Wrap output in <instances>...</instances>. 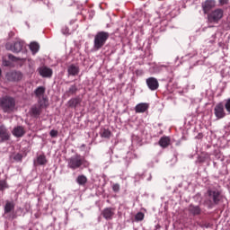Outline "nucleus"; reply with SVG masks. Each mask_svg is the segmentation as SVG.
Masks as SVG:
<instances>
[{"mask_svg": "<svg viewBox=\"0 0 230 230\" xmlns=\"http://www.w3.org/2000/svg\"><path fill=\"white\" fill-rule=\"evenodd\" d=\"M75 182H77L79 186H85V184H87V177L84 174H81L77 176Z\"/></svg>", "mask_w": 230, "mask_h": 230, "instance_id": "obj_21", "label": "nucleus"}, {"mask_svg": "<svg viewBox=\"0 0 230 230\" xmlns=\"http://www.w3.org/2000/svg\"><path fill=\"white\" fill-rule=\"evenodd\" d=\"M110 34L109 32L105 31H99L94 37V42L93 46L95 49H102L103 46H105V43L107 42V40L109 39Z\"/></svg>", "mask_w": 230, "mask_h": 230, "instance_id": "obj_3", "label": "nucleus"}, {"mask_svg": "<svg viewBox=\"0 0 230 230\" xmlns=\"http://www.w3.org/2000/svg\"><path fill=\"white\" fill-rule=\"evenodd\" d=\"M30 115L31 118H39L40 114H42V108H40L39 105L34 104L29 111Z\"/></svg>", "mask_w": 230, "mask_h": 230, "instance_id": "obj_12", "label": "nucleus"}, {"mask_svg": "<svg viewBox=\"0 0 230 230\" xmlns=\"http://www.w3.org/2000/svg\"><path fill=\"white\" fill-rule=\"evenodd\" d=\"M81 147H82V148H85V144H83V145L81 146Z\"/></svg>", "mask_w": 230, "mask_h": 230, "instance_id": "obj_41", "label": "nucleus"}, {"mask_svg": "<svg viewBox=\"0 0 230 230\" xmlns=\"http://www.w3.org/2000/svg\"><path fill=\"white\" fill-rule=\"evenodd\" d=\"M67 73H68L69 76H76V75H78L80 73V67H78L75 65H71L67 68Z\"/></svg>", "mask_w": 230, "mask_h": 230, "instance_id": "obj_17", "label": "nucleus"}, {"mask_svg": "<svg viewBox=\"0 0 230 230\" xmlns=\"http://www.w3.org/2000/svg\"><path fill=\"white\" fill-rule=\"evenodd\" d=\"M217 2L215 0H207L202 4L204 13H208L212 8H215Z\"/></svg>", "mask_w": 230, "mask_h": 230, "instance_id": "obj_13", "label": "nucleus"}, {"mask_svg": "<svg viewBox=\"0 0 230 230\" xmlns=\"http://www.w3.org/2000/svg\"><path fill=\"white\" fill-rule=\"evenodd\" d=\"M208 42H209L210 44H213V42H215V38H213L212 40H210Z\"/></svg>", "mask_w": 230, "mask_h": 230, "instance_id": "obj_40", "label": "nucleus"}, {"mask_svg": "<svg viewBox=\"0 0 230 230\" xmlns=\"http://www.w3.org/2000/svg\"><path fill=\"white\" fill-rule=\"evenodd\" d=\"M36 105L40 107V109H46V107H48V105H49L48 100L45 97H43L42 99H39L38 104H36Z\"/></svg>", "mask_w": 230, "mask_h": 230, "instance_id": "obj_25", "label": "nucleus"}, {"mask_svg": "<svg viewBox=\"0 0 230 230\" xmlns=\"http://www.w3.org/2000/svg\"><path fill=\"white\" fill-rule=\"evenodd\" d=\"M24 128L22 126H17L14 127L12 134L13 136H14V137H22V136H24Z\"/></svg>", "mask_w": 230, "mask_h": 230, "instance_id": "obj_16", "label": "nucleus"}, {"mask_svg": "<svg viewBox=\"0 0 230 230\" xmlns=\"http://www.w3.org/2000/svg\"><path fill=\"white\" fill-rule=\"evenodd\" d=\"M222 17H224V10L216 9L208 14V21L210 22H218Z\"/></svg>", "mask_w": 230, "mask_h": 230, "instance_id": "obj_6", "label": "nucleus"}, {"mask_svg": "<svg viewBox=\"0 0 230 230\" xmlns=\"http://www.w3.org/2000/svg\"><path fill=\"white\" fill-rule=\"evenodd\" d=\"M143 218H145V214H143L142 212H138L135 216V219L137 220V222H141V220H143Z\"/></svg>", "mask_w": 230, "mask_h": 230, "instance_id": "obj_28", "label": "nucleus"}, {"mask_svg": "<svg viewBox=\"0 0 230 230\" xmlns=\"http://www.w3.org/2000/svg\"><path fill=\"white\" fill-rule=\"evenodd\" d=\"M37 163L38 164L43 166L46 164V163H48V160H46V156L44 155H40L37 157Z\"/></svg>", "mask_w": 230, "mask_h": 230, "instance_id": "obj_26", "label": "nucleus"}, {"mask_svg": "<svg viewBox=\"0 0 230 230\" xmlns=\"http://www.w3.org/2000/svg\"><path fill=\"white\" fill-rule=\"evenodd\" d=\"M6 188H8V184L6 183V181L0 180V191L6 190Z\"/></svg>", "mask_w": 230, "mask_h": 230, "instance_id": "obj_30", "label": "nucleus"}, {"mask_svg": "<svg viewBox=\"0 0 230 230\" xmlns=\"http://www.w3.org/2000/svg\"><path fill=\"white\" fill-rule=\"evenodd\" d=\"M13 159H14V161H22V155H21V154H16V155L13 156Z\"/></svg>", "mask_w": 230, "mask_h": 230, "instance_id": "obj_35", "label": "nucleus"}, {"mask_svg": "<svg viewBox=\"0 0 230 230\" xmlns=\"http://www.w3.org/2000/svg\"><path fill=\"white\" fill-rule=\"evenodd\" d=\"M101 136L102 137H105L106 139H109L111 136H112V133L109 129H103L102 132L101 133Z\"/></svg>", "mask_w": 230, "mask_h": 230, "instance_id": "obj_27", "label": "nucleus"}, {"mask_svg": "<svg viewBox=\"0 0 230 230\" xmlns=\"http://www.w3.org/2000/svg\"><path fill=\"white\" fill-rule=\"evenodd\" d=\"M44 93H46V88L44 86H39L34 91V94H36L37 98H40V96H44Z\"/></svg>", "mask_w": 230, "mask_h": 230, "instance_id": "obj_23", "label": "nucleus"}, {"mask_svg": "<svg viewBox=\"0 0 230 230\" xmlns=\"http://www.w3.org/2000/svg\"><path fill=\"white\" fill-rule=\"evenodd\" d=\"M9 60H13V62H17V60H21L19 58H16L15 56L9 54L8 55Z\"/></svg>", "mask_w": 230, "mask_h": 230, "instance_id": "obj_33", "label": "nucleus"}, {"mask_svg": "<svg viewBox=\"0 0 230 230\" xmlns=\"http://www.w3.org/2000/svg\"><path fill=\"white\" fill-rule=\"evenodd\" d=\"M49 135L52 137H57L58 136V130H55V129H51L50 132H49Z\"/></svg>", "mask_w": 230, "mask_h": 230, "instance_id": "obj_34", "label": "nucleus"}, {"mask_svg": "<svg viewBox=\"0 0 230 230\" xmlns=\"http://www.w3.org/2000/svg\"><path fill=\"white\" fill-rule=\"evenodd\" d=\"M0 108L4 112L11 114L15 111V99L8 95L0 98Z\"/></svg>", "mask_w": 230, "mask_h": 230, "instance_id": "obj_1", "label": "nucleus"}, {"mask_svg": "<svg viewBox=\"0 0 230 230\" xmlns=\"http://www.w3.org/2000/svg\"><path fill=\"white\" fill-rule=\"evenodd\" d=\"M189 211L190 213H191V215H200V207L199 206H193L190 205L189 208Z\"/></svg>", "mask_w": 230, "mask_h": 230, "instance_id": "obj_22", "label": "nucleus"}, {"mask_svg": "<svg viewBox=\"0 0 230 230\" xmlns=\"http://www.w3.org/2000/svg\"><path fill=\"white\" fill-rule=\"evenodd\" d=\"M148 103L141 102L136 105L135 111L137 112V114H141L143 112H146V111H148Z\"/></svg>", "mask_w": 230, "mask_h": 230, "instance_id": "obj_15", "label": "nucleus"}, {"mask_svg": "<svg viewBox=\"0 0 230 230\" xmlns=\"http://www.w3.org/2000/svg\"><path fill=\"white\" fill-rule=\"evenodd\" d=\"M214 114L217 119L226 118V111L224 110V104L222 102H219L215 106Z\"/></svg>", "mask_w": 230, "mask_h": 230, "instance_id": "obj_7", "label": "nucleus"}, {"mask_svg": "<svg viewBox=\"0 0 230 230\" xmlns=\"http://www.w3.org/2000/svg\"><path fill=\"white\" fill-rule=\"evenodd\" d=\"M24 46V41L17 40L13 44L7 43L5 45V49L8 51H13V53H21L22 51V47Z\"/></svg>", "mask_w": 230, "mask_h": 230, "instance_id": "obj_5", "label": "nucleus"}, {"mask_svg": "<svg viewBox=\"0 0 230 230\" xmlns=\"http://www.w3.org/2000/svg\"><path fill=\"white\" fill-rule=\"evenodd\" d=\"M163 67L168 68V66L166 65H162L158 66V69H163Z\"/></svg>", "mask_w": 230, "mask_h": 230, "instance_id": "obj_39", "label": "nucleus"}, {"mask_svg": "<svg viewBox=\"0 0 230 230\" xmlns=\"http://www.w3.org/2000/svg\"><path fill=\"white\" fill-rule=\"evenodd\" d=\"M146 84L150 91H157L159 89V81L155 77L147 78Z\"/></svg>", "mask_w": 230, "mask_h": 230, "instance_id": "obj_8", "label": "nucleus"}, {"mask_svg": "<svg viewBox=\"0 0 230 230\" xmlns=\"http://www.w3.org/2000/svg\"><path fill=\"white\" fill-rule=\"evenodd\" d=\"M62 33L64 35H69V29L68 28L62 29Z\"/></svg>", "mask_w": 230, "mask_h": 230, "instance_id": "obj_37", "label": "nucleus"}, {"mask_svg": "<svg viewBox=\"0 0 230 230\" xmlns=\"http://www.w3.org/2000/svg\"><path fill=\"white\" fill-rule=\"evenodd\" d=\"M225 109L230 114V98L226 101Z\"/></svg>", "mask_w": 230, "mask_h": 230, "instance_id": "obj_31", "label": "nucleus"}, {"mask_svg": "<svg viewBox=\"0 0 230 230\" xmlns=\"http://www.w3.org/2000/svg\"><path fill=\"white\" fill-rule=\"evenodd\" d=\"M220 4L224 5V4H227V3H229V0H219Z\"/></svg>", "mask_w": 230, "mask_h": 230, "instance_id": "obj_38", "label": "nucleus"}, {"mask_svg": "<svg viewBox=\"0 0 230 230\" xmlns=\"http://www.w3.org/2000/svg\"><path fill=\"white\" fill-rule=\"evenodd\" d=\"M102 215L103 218H105V220H112V218L114 217V208H106L102 210Z\"/></svg>", "mask_w": 230, "mask_h": 230, "instance_id": "obj_14", "label": "nucleus"}, {"mask_svg": "<svg viewBox=\"0 0 230 230\" xmlns=\"http://www.w3.org/2000/svg\"><path fill=\"white\" fill-rule=\"evenodd\" d=\"M80 98H73L68 101V107H71L72 109H75V107H78L81 103Z\"/></svg>", "mask_w": 230, "mask_h": 230, "instance_id": "obj_19", "label": "nucleus"}, {"mask_svg": "<svg viewBox=\"0 0 230 230\" xmlns=\"http://www.w3.org/2000/svg\"><path fill=\"white\" fill-rule=\"evenodd\" d=\"M6 78L9 82H19L22 80V73L17 71L11 72L6 75Z\"/></svg>", "mask_w": 230, "mask_h": 230, "instance_id": "obj_10", "label": "nucleus"}, {"mask_svg": "<svg viewBox=\"0 0 230 230\" xmlns=\"http://www.w3.org/2000/svg\"><path fill=\"white\" fill-rule=\"evenodd\" d=\"M78 91V88L75 86V84L71 85L68 89L69 94H75Z\"/></svg>", "mask_w": 230, "mask_h": 230, "instance_id": "obj_29", "label": "nucleus"}, {"mask_svg": "<svg viewBox=\"0 0 230 230\" xmlns=\"http://www.w3.org/2000/svg\"><path fill=\"white\" fill-rule=\"evenodd\" d=\"M2 73H3V71H2L1 68H0V75H2Z\"/></svg>", "mask_w": 230, "mask_h": 230, "instance_id": "obj_42", "label": "nucleus"}, {"mask_svg": "<svg viewBox=\"0 0 230 230\" xmlns=\"http://www.w3.org/2000/svg\"><path fill=\"white\" fill-rule=\"evenodd\" d=\"M10 139V133L4 126H0V143H4Z\"/></svg>", "mask_w": 230, "mask_h": 230, "instance_id": "obj_11", "label": "nucleus"}, {"mask_svg": "<svg viewBox=\"0 0 230 230\" xmlns=\"http://www.w3.org/2000/svg\"><path fill=\"white\" fill-rule=\"evenodd\" d=\"M208 197V206H213V204H218L222 200V195L218 190H208L207 192Z\"/></svg>", "mask_w": 230, "mask_h": 230, "instance_id": "obj_4", "label": "nucleus"}, {"mask_svg": "<svg viewBox=\"0 0 230 230\" xmlns=\"http://www.w3.org/2000/svg\"><path fill=\"white\" fill-rule=\"evenodd\" d=\"M2 66H4V67H10L12 66V62H10L9 60L4 59L2 61Z\"/></svg>", "mask_w": 230, "mask_h": 230, "instance_id": "obj_32", "label": "nucleus"}, {"mask_svg": "<svg viewBox=\"0 0 230 230\" xmlns=\"http://www.w3.org/2000/svg\"><path fill=\"white\" fill-rule=\"evenodd\" d=\"M159 145L162 146V148H167V146H170V137H163L159 140Z\"/></svg>", "mask_w": 230, "mask_h": 230, "instance_id": "obj_20", "label": "nucleus"}, {"mask_svg": "<svg viewBox=\"0 0 230 230\" xmlns=\"http://www.w3.org/2000/svg\"><path fill=\"white\" fill-rule=\"evenodd\" d=\"M67 168L70 170H78V168H82L85 163V158L84 156L76 154L66 160Z\"/></svg>", "mask_w": 230, "mask_h": 230, "instance_id": "obj_2", "label": "nucleus"}, {"mask_svg": "<svg viewBox=\"0 0 230 230\" xmlns=\"http://www.w3.org/2000/svg\"><path fill=\"white\" fill-rule=\"evenodd\" d=\"M15 209V203L13 201H6L4 211V215H8V213H12Z\"/></svg>", "mask_w": 230, "mask_h": 230, "instance_id": "obj_18", "label": "nucleus"}, {"mask_svg": "<svg viewBox=\"0 0 230 230\" xmlns=\"http://www.w3.org/2000/svg\"><path fill=\"white\" fill-rule=\"evenodd\" d=\"M38 71L42 78H51L53 76V69L48 66H40Z\"/></svg>", "mask_w": 230, "mask_h": 230, "instance_id": "obj_9", "label": "nucleus"}, {"mask_svg": "<svg viewBox=\"0 0 230 230\" xmlns=\"http://www.w3.org/2000/svg\"><path fill=\"white\" fill-rule=\"evenodd\" d=\"M112 190L113 191H115V193H118V191H119V184L118 183L113 184Z\"/></svg>", "mask_w": 230, "mask_h": 230, "instance_id": "obj_36", "label": "nucleus"}, {"mask_svg": "<svg viewBox=\"0 0 230 230\" xmlns=\"http://www.w3.org/2000/svg\"><path fill=\"white\" fill-rule=\"evenodd\" d=\"M40 48V46L37 42H31L30 44V49H31V51H32L33 55H35V53L39 52Z\"/></svg>", "mask_w": 230, "mask_h": 230, "instance_id": "obj_24", "label": "nucleus"}]
</instances>
